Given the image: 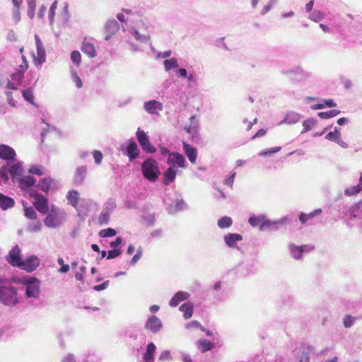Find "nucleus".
<instances>
[{"label":"nucleus","mask_w":362,"mask_h":362,"mask_svg":"<svg viewBox=\"0 0 362 362\" xmlns=\"http://www.w3.org/2000/svg\"><path fill=\"white\" fill-rule=\"evenodd\" d=\"M0 302L6 306L13 307L19 303L17 288L11 286L10 281L0 278Z\"/></svg>","instance_id":"1"},{"label":"nucleus","mask_w":362,"mask_h":362,"mask_svg":"<svg viewBox=\"0 0 362 362\" xmlns=\"http://www.w3.org/2000/svg\"><path fill=\"white\" fill-rule=\"evenodd\" d=\"M141 170L144 177L151 182H155L160 175L157 162L152 158H148L142 163Z\"/></svg>","instance_id":"2"},{"label":"nucleus","mask_w":362,"mask_h":362,"mask_svg":"<svg viewBox=\"0 0 362 362\" xmlns=\"http://www.w3.org/2000/svg\"><path fill=\"white\" fill-rule=\"evenodd\" d=\"M30 197L35 199L33 206L41 214H47L49 212L48 199L42 194L31 191Z\"/></svg>","instance_id":"3"},{"label":"nucleus","mask_w":362,"mask_h":362,"mask_svg":"<svg viewBox=\"0 0 362 362\" xmlns=\"http://www.w3.org/2000/svg\"><path fill=\"white\" fill-rule=\"evenodd\" d=\"M62 218L59 209L52 206L49 214L44 220L45 226L49 228H57L62 223Z\"/></svg>","instance_id":"4"},{"label":"nucleus","mask_w":362,"mask_h":362,"mask_svg":"<svg viewBox=\"0 0 362 362\" xmlns=\"http://www.w3.org/2000/svg\"><path fill=\"white\" fill-rule=\"evenodd\" d=\"M136 139L144 151L148 153H153L156 151V148L150 143L147 134L139 128L136 132Z\"/></svg>","instance_id":"5"},{"label":"nucleus","mask_w":362,"mask_h":362,"mask_svg":"<svg viewBox=\"0 0 362 362\" xmlns=\"http://www.w3.org/2000/svg\"><path fill=\"white\" fill-rule=\"evenodd\" d=\"M36 47H37V55L34 56V63L37 66L42 65L46 60V54L44 49L42 42H41L38 35L35 36Z\"/></svg>","instance_id":"6"},{"label":"nucleus","mask_w":362,"mask_h":362,"mask_svg":"<svg viewBox=\"0 0 362 362\" xmlns=\"http://www.w3.org/2000/svg\"><path fill=\"white\" fill-rule=\"evenodd\" d=\"M167 163L170 167L174 168L176 166L185 168L186 160L181 153L178 152H173L169 153Z\"/></svg>","instance_id":"7"},{"label":"nucleus","mask_w":362,"mask_h":362,"mask_svg":"<svg viewBox=\"0 0 362 362\" xmlns=\"http://www.w3.org/2000/svg\"><path fill=\"white\" fill-rule=\"evenodd\" d=\"M6 261L13 267H18L22 262L21 250L18 245L13 247L6 256Z\"/></svg>","instance_id":"8"},{"label":"nucleus","mask_w":362,"mask_h":362,"mask_svg":"<svg viewBox=\"0 0 362 362\" xmlns=\"http://www.w3.org/2000/svg\"><path fill=\"white\" fill-rule=\"evenodd\" d=\"M40 264V259L36 256H32L25 260H22L19 265V268L25 270L28 272L35 271Z\"/></svg>","instance_id":"9"},{"label":"nucleus","mask_w":362,"mask_h":362,"mask_svg":"<svg viewBox=\"0 0 362 362\" xmlns=\"http://www.w3.org/2000/svg\"><path fill=\"white\" fill-rule=\"evenodd\" d=\"M26 284L25 295L27 297H35L36 298L40 292L39 286L37 283V279L35 278L30 280L23 282Z\"/></svg>","instance_id":"10"},{"label":"nucleus","mask_w":362,"mask_h":362,"mask_svg":"<svg viewBox=\"0 0 362 362\" xmlns=\"http://www.w3.org/2000/svg\"><path fill=\"white\" fill-rule=\"evenodd\" d=\"M81 49L85 54H87L90 58L95 57L97 54L94 43L90 42L86 37L83 40Z\"/></svg>","instance_id":"11"},{"label":"nucleus","mask_w":362,"mask_h":362,"mask_svg":"<svg viewBox=\"0 0 362 362\" xmlns=\"http://www.w3.org/2000/svg\"><path fill=\"white\" fill-rule=\"evenodd\" d=\"M144 107L149 114L155 115L158 114V111L163 110V105L160 102L152 100L146 102L144 105Z\"/></svg>","instance_id":"12"},{"label":"nucleus","mask_w":362,"mask_h":362,"mask_svg":"<svg viewBox=\"0 0 362 362\" xmlns=\"http://www.w3.org/2000/svg\"><path fill=\"white\" fill-rule=\"evenodd\" d=\"M119 29V23L115 19L109 20L105 26V40L110 39Z\"/></svg>","instance_id":"13"},{"label":"nucleus","mask_w":362,"mask_h":362,"mask_svg":"<svg viewBox=\"0 0 362 362\" xmlns=\"http://www.w3.org/2000/svg\"><path fill=\"white\" fill-rule=\"evenodd\" d=\"M36 182L35 178L31 175H24L18 179L19 187L23 191H27L34 186Z\"/></svg>","instance_id":"14"},{"label":"nucleus","mask_w":362,"mask_h":362,"mask_svg":"<svg viewBox=\"0 0 362 362\" xmlns=\"http://www.w3.org/2000/svg\"><path fill=\"white\" fill-rule=\"evenodd\" d=\"M162 327L161 321L155 315H151L146 321L145 327L152 332H157Z\"/></svg>","instance_id":"15"},{"label":"nucleus","mask_w":362,"mask_h":362,"mask_svg":"<svg viewBox=\"0 0 362 362\" xmlns=\"http://www.w3.org/2000/svg\"><path fill=\"white\" fill-rule=\"evenodd\" d=\"M16 156L15 151L10 146L1 144L0 145V158L4 160H13Z\"/></svg>","instance_id":"16"},{"label":"nucleus","mask_w":362,"mask_h":362,"mask_svg":"<svg viewBox=\"0 0 362 362\" xmlns=\"http://www.w3.org/2000/svg\"><path fill=\"white\" fill-rule=\"evenodd\" d=\"M183 149L189 161L194 164L197 162V151L185 141L182 142Z\"/></svg>","instance_id":"17"},{"label":"nucleus","mask_w":362,"mask_h":362,"mask_svg":"<svg viewBox=\"0 0 362 362\" xmlns=\"http://www.w3.org/2000/svg\"><path fill=\"white\" fill-rule=\"evenodd\" d=\"M314 248L313 246L308 247L307 245L296 246L291 245L290 247L291 252L295 259H301L302 254L304 251L311 250Z\"/></svg>","instance_id":"18"},{"label":"nucleus","mask_w":362,"mask_h":362,"mask_svg":"<svg viewBox=\"0 0 362 362\" xmlns=\"http://www.w3.org/2000/svg\"><path fill=\"white\" fill-rule=\"evenodd\" d=\"M156 350V345L151 342L147 345L146 350L144 354L143 359L144 362H154V354Z\"/></svg>","instance_id":"19"},{"label":"nucleus","mask_w":362,"mask_h":362,"mask_svg":"<svg viewBox=\"0 0 362 362\" xmlns=\"http://www.w3.org/2000/svg\"><path fill=\"white\" fill-rule=\"evenodd\" d=\"M127 152L130 160H133L139 156V149L138 148L136 144L133 141L129 143L127 148Z\"/></svg>","instance_id":"20"},{"label":"nucleus","mask_w":362,"mask_h":362,"mask_svg":"<svg viewBox=\"0 0 362 362\" xmlns=\"http://www.w3.org/2000/svg\"><path fill=\"white\" fill-rule=\"evenodd\" d=\"M15 205V201L13 198L0 193V207L3 210L12 208Z\"/></svg>","instance_id":"21"},{"label":"nucleus","mask_w":362,"mask_h":362,"mask_svg":"<svg viewBox=\"0 0 362 362\" xmlns=\"http://www.w3.org/2000/svg\"><path fill=\"white\" fill-rule=\"evenodd\" d=\"M189 294L187 292L179 291L176 293L172 299L170 300V305L172 307L177 306L181 301L187 299Z\"/></svg>","instance_id":"22"},{"label":"nucleus","mask_w":362,"mask_h":362,"mask_svg":"<svg viewBox=\"0 0 362 362\" xmlns=\"http://www.w3.org/2000/svg\"><path fill=\"white\" fill-rule=\"evenodd\" d=\"M177 171L173 167H169L163 173V183L165 185H169L170 182H173L176 177Z\"/></svg>","instance_id":"23"},{"label":"nucleus","mask_w":362,"mask_h":362,"mask_svg":"<svg viewBox=\"0 0 362 362\" xmlns=\"http://www.w3.org/2000/svg\"><path fill=\"white\" fill-rule=\"evenodd\" d=\"M179 310L183 313V317L185 320L189 319L193 314V304L190 302H187L181 305Z\"/></svg>","instance_id":"24"},{"label":"nucleus","mask_w":362,"mask_h":362,"mask_svg":"<svg viewBox=\"0 0 362 362\" xmlns=\"http://www.w3.org/2000/svg\"><path fill=\"white\" fill-rule=\"evenodd\" d=\"M87 174L86 166H81L77 168L74 176V182L78 185L82 184Z\"/></svg>","instance_id":"25"},{"label":"nucleus","mask_w":362,"mask_h":362,"mask_svg":"<svg viewBox=\"0 0 362 362\" xmlns=\"http://www.w3.org/2000/svg\"><path fill=\"white\" fill-rule=\"evenodd\" d=\"M54 183V179L52 177H45L39 182L38 186L40 189L46 194H48L51 186Z\"/></svg>","instance_id":"26"},{"label":"nucleus","mask_w":362,"mask_h":362,"mask_svg":"<svg viewBox=\"0 0 362 362\" xmlns=\"http://www.w3.org/2000/svg\"><path fill=\"white\" fill-rule=\"evenodd\" d=\"M321 214H322V210L320 209H315L309 214L302 213L299 216V220L302 224H305L309 220L313 218L314 217H315L317 216H320Z\"/></svg>","instance_id":"27"},{"label":"nucleus","mask_w":362,"mask_h":362,"mask_svg":"<svg viewBox=\"0 0 362 362\" xmlns=\"http://www.w3.org/2000/svg\"><path fill=\"white\" fill-rule=\"evenodd\" d=\"M243 239L242 236L237 233H229L224 237L226 243L231 247L235 246L236 242Z\"/></svg>","instance_id":"28"},{"label":"nucleus","mask_w":362,"mask_h":362,"mask_svg":"<svg viewBox=\"0 0 362 362\" xmlns=\"http://www.w3.org/2000/svg\"><path fill=\"white\" fill-rule=\"evenodd\" d=\"M198 349L202 353L206 352L214 348V344L206 339H200L197 343Z\"/></svg>","instance_id":"29"},{"label":"nucleus","mask_w":362,"mask_h":362,"mask_svg":"<svg viewBox=\"0 0 362 362\" xmlns=\"http://www.w3.org/2000/svg\"><path fill=\"white\" fill-rule=\"evenodd\" d=\"M67 200L69 203L74 207H76L78 204L79 193L76 190H70L67 194Z\"/></svg>","instance_id":"30"},{"label":"nucleus","mask_w":362,"mask_h":362,"mask_svg":"<svg viewBox=\"0 0 362 362\" xmlns=\"http://www.w3.org/2000/svg\"><path fill=\"white\" fill-rule=\"evenodd\" d=\"M22 172V167L19 162L13 163L8 168V173L13 179L16 176L20 175Z\"/></svg>","instance_id":"31"},{"label":"nucleus","mask_w":362,"mask_h":362,"mask_svg":"<svg viewBox=\"0 0 362 362\" xmlns=\"http://www.w3.org/2000/svg\"><path fill=\"white\" fill-rule=\"evenodd\" d=\"M195 116H192L190 118V124L189 126H186L185 127L186 132L188 134H192V136H194L197 134L198 130V125L196 122H194Z\"/></svg>","instance_id":"32"},{"label":"nucleus","mask_w":362,"mask_h":362,"mask_svg":"<svg viewBox=\"0 0 362 362\" xmlns=\"http://www.w3.org/2000/svg\"><path fill=\"white\" fill-rule=\"evenodd\" d=\"M23 205L24 208L25 216L30 220H36L37 218V215L35 211L33 209V207L27 206L24 202H23Z\"/></svg>","instance_id":"33"},{"label":"nucleus","mask_w":362,"mask_h":362,"mask_svg":"<svg viewBox=\"0 0 362 362\" xmlns=\"http://www.w3.org/2000/svg\"><path fill=\"white\" fill-rule=\"evenodd\" d=\"M340 113L339 110H330L326 112H320L317 113L319 117L322 119H329L331 117H334Z\"/></svg>","instance_id":"34"},{"label":"nucleus","mask_w":362,"mask_h":362,"mask_svg":"<svg viewBox=\"0 0 362 362\" xmlns=\"http://www.w3.org/2000/svg\"><path fill=\"white\" fill-rule=\"evenodd\" d=\"M326 139L335 142H339L341 139V134L336 127L334 132H330L326 135Z\"/></svg>","instance_id":"35"},{"label":"nucleus","mask_w":362,"mask_h":362,"mask_svg":"<svg viewBox=\"0 0 362 362\" xmlns=\"http://www.w3.org/2000/svg\"><path fill=\"white\" fill-rule=\"evenodd\" d=\"M361 189L362 185L359 183V185L346 189L344 193L347 196H353L358 194Z\"/></svg>","instance_id":"36"},{"label":"nucleus","mask_w":362,"mask_h":362,"mask_svg":"<svg viewBox=\"0 0 362 362\" xmlns=\"http://www.w3.org/2000/svg\"><path fill=\"white\" fill-rule=\"evenodd\" d=\"M233 221L228 216H223L218 221V226L221 228H228L232 225Z\"/></svg>","instance_id":"37"},{"label":"nucleus","mask_w":362,"mask_h":362,"mask_svg":"<svg viewBox=\"0 0 362 362\" xmlns=\"http://www.w3.org/2000/svg\"><path fill=\"white\" fill-rule=\"evenodd\" d=\"M116 234H117L116 230L112 228L103 229L99 232V236H100L102 238L113 237Z\"/></svg>","instance_id":"38"},{"label":"nucleus","mask_w":362,"mask_h":362,"mask_svg":"<svg viewBox=\"0 0 362 362\" xmlns=\"http://www.w3.org/2000/svg\"><path fill=\"white\" fill-rule=\"evenodd\" d=\"M164 66L166 70H170L171 69L177 67L178 64L176 59L171 58L164 61Z\"/></svg>","instance_id":"39"},{"label":"nucleus","mask_w":362,"mask_h":362,"mask_svg":"<svg viewBox=\"0 0 362 362\" xmlns=\"http://www.w3.org/2000/svg\"><path fill=\"white\" fill-rule=\"evenodd\" d=\"M186 328L188 329H200L202 331H205V329L202 326L201 323L197 320H192L186 325Z\"/></svg>","instance_id":"40"},{"label":"nucleus","mask_w":362,"mask_h":362,"mask_svg":"<svg viewBox=\"0 0 362 362\" xmlns=\"http://www.w3.org/2000/svg\"><path fill=\"white\" fill-rule=\"evenodd\" d=\"M71 61L77 66H78L81 64V56L78 51H73L71 54Z\"/></svg>","instance_id":"41"},{"label":"nucleus","mask_w":362,"mask_h":362,"mask_svg":"<svg viewBox=\"0 0 362 362\" xmlns=\"http://www.w3.org/2000/svg\"><path fill=\"white\" fill-rule=\"evenodd\" d=\"M110 215L107 211H103L100 213L98 217V223L100 225H105L109 222Z\"/></svg>","instance_id":"42"},{"label":"nucleus","mask_w":362,"mask_h":362,"mask_svg":"<svg viewBox=\"0 0 362 362\" xmlns=\"http://www.w3.org/2000/svg\"><path fill=\"white\" fill-rule=\"evenodd\" d=\"M23 96L26 101L33 103L34 96L33 92L31 89L24 90L23 91Z\"/></svg>","instance_id":"43"},{"label":"nucleus","mask_w":362,"mask_h":362,"mask_svg":"<svg viewBox=\"0 0 362 362\" xmlns=\"http://www.w3.org/2000/svg\"><path fill=\"white\" fill-rule=\"evenodd\" d=\"M262 220H263V218H262L260 216H251L249 218L248 222L253 227H256V226H259L260 227V225H261V223L262 222Z\"/></svg>","instance_id":"44"},{"label":"nucleus","mask_w":362,"mask_h":362,"mask_svg":"<svg viewBox=\"0 0 362 362\" xmlns=\"http://www.w3.org/2000/svg\"><path fill=\"white\" fill-rule=\"evenodd\" d=\"M14 6V15L17 18H19L20 8L23 4V0H12Z\"/></svg>","instance_id":"45"},{"label":"nucleus","mask_w":362,"mask_h":362,"mask_svg":"<svg viewBox=\"0 0 362 362\" xmlns=\"http://www.w3.org/2000/svg\"><path fill=\"white\" fill-rule=\"evenodd\" d=\"M122 254V250L120 248L113 249L110 250L107 254V259H111L119 257Z\"/></svg>","instance_id":"46"},{"label":"nucleus","mask_w":362,"mask_h":362,"mask_svg":"<svg viewBox=\"0 0 362 362\" xmlns=\"http://www.w3.org/2000/svg\"><path fill=\"white\" fill-rule=\"evenodd\" d=\"M57 1H54L52 3V4L51 5V6L49 8V19L51 23L54 21V17L55 15V11L57 9Z\"/></svg>","instance_id":"47"},{"label":"nucleus","mask_w":362,"mask_h":362,"mask_svg":"<svg viewBox=\"0 0 362 362\" xmlns=\"http://www.w3.org/2000/svg\"><path fill=\"white\" fill-rule=\"evenodd\" d=\"M86 267L85 266H81L80 267V272H77L75 274L76 279L79 281H83V276H84V274L86 273Z\"/></svg>","instance_id":"48"},{"label":"nucleus","mask_w":362,"mask_h":362,"mask_svg":"<svg viewBox=\"0 0 362 362\" xmlns=\"http://www.w3.org/2000/svg\"><path fill=\"white\" fill-rule=\"evenodd\" d=\"M11 78L13 81H17L18 83L21 84L23 78V73L18 70L16 73L12 74Z\"/></svg>","instance_id":"49"},{"label":"nucleus","mask_w":362,"mask_h":362,"mask_svg":"<svg viewBox=\"0 0 362 362\" xmlns=\"http://www.w3.org/2000/svg\"><path fill=\"white\" fill-rule=\"evenodd\" d=\"M28 172L31 174L37 175H43V172H42V169L39 166H37V165L31 166L29 168Z\"/></svg>","instance_id":"50"},{"label":"nucleus","mask_w":362,"mask_h":362,"mask_svg":"<svg viewBox=\"0 0 362 362\" xmlns=\"http://www.w3.org/2000/svg\"><path fill=\"white\" fill-rule=\"evenodd\" d=\"M72 78L77 88H80L83 86V83L76 71L72 73Z\"/></svg>","instance_id":"51"},{"label":"nucleus","mask_w":362,"mask_h":362,"mask_svg":"<svg viewBox=\"0 0 362 362\" xmlns=\"http://www.w3.org/2000/svg\"><path fill=\"white\" fill-rule=\"evenodd\" d=\"M93 156L96 164H100L103 159V153L100 151L95 150L93 152Z\"/></svg>","instance_id":"52"},{"label":"nucleus","mask_w":362,"mask_h":362,"mask_svg":"<svg viewBox=\"0 0 362 362\" xmlns=\"http://www.w3.org/2000/svg\"><path fill=\"white\" fill-rule=\"evenodd\" d=\"M41 228H42V223L40 221H37L33 226H29V228H28V230L30 232H38L41 230Z\"/></svg>","instance_id":"53"},{"label":"nucleus","mask_w":362,"mask_h":362,"mask_svg":"<svg viewBox=\"0 0 362 362\" xmlns=\"http://www.w3.org/2000/svg\"><path fill=\"white\" fill-rule=\"evenodd\" d=\"M274 223L269 221H267V220H262V222L260 225V230H267V228L272 227V226H274Z\"/></svg>","instance_id":"54"},{"label":"nucleus","mask_w":362,"mask_h":362,"mask_svg":"<svg viewBox=\"0 0 362 362\" xmlns=\"http://www.w3.org/2000/svg\"><path fill=\"white\" fill-rule=\"evenodd\" d=\"M354 320V317H351V315H346L344 320V325L346 327H349L353 325Z\"/></svg>","instance_id":"55"},{"label":"nucleus","mask_w":362,"mask_h":362,"mask_svg":"<svg viewBox=\"0 0 362 362\" xmlns=\"http://www.w3.org/2000/svg\"><path fill=\"white\" fill-rule=\"evenodd\" d=\"M8 168L5 166V167H2L1 169H0V177L4 180V181H7L8 177Z\"/></svg>","instance_id":"56"},{"label":"nucleus","mask_w":362,"mask_h":362,"mask_svg":"<svg viewBox=\"0 0 362 362\" xmlns=\"http://www.w3.org/2000/svg\"><path fill=\"white\" fill-rule=\"evenodd\" d=\"M108 285H109V281H106L103 282L101 284L95 286L93 287V289L95 291H102V290H104V289L107 288Z\"/></svg>","instance_id":"57"},{"label":"nucleus","mask_w":362,"mask_h":362,"mask_svg":"<svg viewBox=\"0 0 362 362\" xmlns=\"http://www.w3.org/2000/svg\"><path fill=\"white\" fill-rule=\"evenodd\" d=\"M122 243V238L120 237H117L115 241H112L110 243L111 247L114 249L120 248L119 245Z\"/></svg>","instance_id":"58"},{"label":"nucleus","mask_w":362,"mask_h":362,"mask_svg":"<svg viewBox=\"0 0 362 362\" xmlns=\"http://www.w3.org/2000/svg\"><path fill=\"white\" fill-rule=\"evenodd\" d=\"M142 255V251L141 250H137L136 253L134 255V257L132 259V264L134 265L138 260L141 258Z\"/></svg>","instance_id":"59"},{"label":"nucleus","mask_w":362,"mask_h":362,"mask_svg":"<svg viewBox=\"0 0 362 362\" xmlns=\"http://www.w3.org/2000/svg\"><path fill=\"white\" fill-rule=\"evenodd\" d=\"M27 2H28V8L31 11V17L33 16L34 15V11H35V0H27Z\"/></svg>","instance_id":"60"},{"label":"nucleus","mask_w":362,"mask_h":362,"mask_svg":"<svg viewBox=\"0 0 362 362\" xmlns=\"http://www.w3.org/2000/svg\"><path fill=\"white\" fill-rule=\"evenodd\" d=\"M235 177V173H233V174L230 175V176L228 178H227L225 180V184L227 185L228 186H229L230 187H232L233 185Z\"/></svg>","instance_id":"61"},{"label":"nucleus","mask_w":362,"mask_h":362,"mask_svg":"<svg viewBox=\"0 0 362 362\" xmlns=\"http://www.w3.org/2000/svg\"><path fill=\"white\" fill-rule=\"evenodd\" d=\"M323 104L325 105V107H334L337 106V104L334 102L332 99L324 100Z\"/></svg>","instance_id":"62"},{"label":"nucleus","mask_w":362,"mask_h":362,"mask_svg":"<svg viewBox=\"0 0 362 362\" xmlns=\"http://www.w3.org/2000/svg\"><path fill=\"white\" fill-rule=\"evenodd\" d=\"M280 149H281L280 146L272 148L269 149L267 151H264V152L261 153L260 155L266 156V155H267L269 153H276V152L279 151Z\"/></svg>","instance_id":"63"},{"label":"nucleus","mask_w":362,"mask_h":362,"mask_svg":"<svg viewBox=\"0 0 362 362\" xmlns=\"http://www.w3.org/2000/svg\"><path fill=\"white\" fill-rule=\"evenodd\" d=\"M69 270V264H63L59 269V272L60 273H66Z\"/></svg>","instance_id":"64"}]
</instances>
